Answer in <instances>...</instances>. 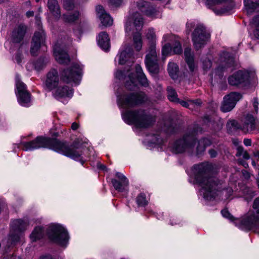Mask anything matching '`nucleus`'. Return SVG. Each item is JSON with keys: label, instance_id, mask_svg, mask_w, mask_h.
<instances>
[{"label": "nucleus", "instance_id": "f257e3e1", "mask_svg": "<svg viewBox=\"0 0 259 259\" xmlns=\"http://www.w3.org/2000/svg\"><path fill=\"white\" fill-rule=\"evenodd\" d=\"M25 150H33L40 148H47L72 159L79 158L81 153L77 150L76 142L69 144L56 138L38 136L33 140L23 143Z\"/></svg>", "mask_w": 259, "mask_h": 259}, {"label": "nucleus", "instance_id": "f03ea898", "mask_svg": "<svg viewBox=\"0 0 259 259\" xmlns=\"http://www.w3.org/2000/svg\"><path fill=\"white\" fill-rule=\"evenodd\" d=\"M211 166L207 163H201L194 166L195 181L204 190V197L211 200L215 197L217 192L222 189V182L217 177L211 176Z\"/></svg>", "mask_w": 259, "mask_h": 259}, {"label": "nucleus", "instance_id": "7ed1b4c3", "mask_svg": "<svg viewBox=\"0 0 259 259\" xmlns=\"http://www.w3.org/2000/svg\"><path fill=\"white\" fill-rule=\"evenodd\" d=\"M46 231L49 239L61 245H65L69 238L66 230L59 225H52L46 230L42 227H36L30 235L32 242L36 241L42 238Z\"/></svg>", "mask_w": 259, "mask_h": 259}, {"label": "nucleus", "instance_id": "20e7f679", "mask_svg": "<svg viewBox=\"0 0 259 259\" xmlns=\"http://www.w3.org/2000/svg\"><path fill=\"white\" fill-rule=\"evenodd\" d=\"M201 128L197 125L189 127L182 138H180L174 143L172 151L175 153H182L186 151H192L197 142L196 136Z\"/></svg>", "mask_w": 259, "mask_h": 259}, {"label": "nucleus", "instance_id": "39448f33", "mask_svg": "<svg viewBox=\"0 0 259 259\" xmlns=\"http://www.w3.org/2000/svg\"><path fill=\"white\" fill-rule=\"evenodd\" d=\"M124 120L138 128H148L155 122L154 116L143 109L127 111L123 115Z\"/></svg>", "mask_w": 259, "mask_h": 259}, {"label": "nucleus", "instance_id": "423d86ee", "mask_svg": "<svg viewBox=\"0 0 259 259\" xmlns=\"http://www.w3.org/2000/svg\"><path fill=\"white\" fill-rule=\"evenodd\" d=\"M210 38V34L202 25H198L192 33V41L196 50L203 47Z\"/></svg>", "mask_w": 259, "mask_h": 259}, {"label": "nucleus", "instance_id": "0eeeda50", "mask_svg": "<svg viewBox=\"0 0 259 259\" xmlns=\"http://www.w3.org/2000/svg\"><path fill=\"white\" fill-rule=\"evenodd\" d=\"M148 54L146 56L145 62L149 72L153 74H157L159 72L157 55L156 46L154 42L148 44Z\"/></svg>", "mask_w": 259, "mask_h": 259}, {"label": "nucleus", "instance_id": "6e6552de", "mask_svg": "<svg viewBox=\"0 0 259 259\" xmlns=\"http://www.w3.org/2000/svg\"><path fill=\"white\" fill-rule=\"evenodd\" d=\"M207 4L218 15L228 12L235 6L234 0H207Z\"/></svg>", "mask_w": 259, "mask_h": 259}, {"label": "nucleus", "instance_id": "1a4fd4ad", "mask_svg": "<svg viewBox=\"0 0 259 259\" xmlns=\"http://www.w3.org/2000/svg\"><path fill=\"white\" fill-rule=\"evenodd\" d=\"M147 100L145 94L142 92H133L124 95L122 103L127 107H134L145 103Z\"/></svg>", "mask_w": 259, "mask_h": 259}, {"label": "nucleus", "instance_id": "9d476101", "mask_svg": "<svg viewBox=\"0 0 259 259\" xmlns=\"http://www.w3.org/2000/svg\"><path fill=\"white\" fill-rule=\"evenodd\" d=\"M220 58V65L215 68L214 73L221 77L224 72L232 71L234 69L235 62L234 58L227 52H223Z\"/></svg>", "mask_w": 259, "mask_h": 259}, {"label": "nucleus", "instance_id": "9b49d317", "mask_svg": "<svg viewBox=\"0 0 259 259\" xmlns=\"http://www.w3.org/2000/svg\"><path fill=\"white\" fill-rule=\"evenodd\" d=\"M82 73V69L79 65L75 64L69 68L64 69L61 74L63 81L69 83L79 80Z\"/></svg>", "mask_w": 259, "mask_h": 259}, {"label": "nucleus", "instance_id": "f8f14e48", "mask_svg": "<svg viewBox=\"0 0 259 259\" xmlns=\"http://www.w3.org/2000/svg\"><path fill=\"white\" fill-rule=\"evenodd\" d=\"M240 225L243 229L247 230L259 229V215L253 210H249L242 218Z\"/></svg>", "mask_w": 259, "mask_h": 259}, {"label": "nucleus", "instance_id": "ddd939ff", "mask_svg": "<svg viewBox=\"0 0 259 259\" xmlns=\"http://www.w3.org/2000/svg\"><path fill=\"white\" fill-rule=\"evenodd\" d=\"M143 19L141 15L139 13H135L129 17L126 23L125 30L127 32L134 33L135 28L136 32H140L143 27Z\"/></svg>", "mask_w": 259, "mask_h": 259}, {"label": "nucleus", "instance_id": "4468645a", "mask_svg": "<svg viewBox=\"0 0 259 259\" xmlns=\"http://www.w3.org/2000/svg\"><path fill=\"white\" fill-rule=\"evenodd\" d=\"M242 98V95L237 92H231L224 97V100L221 107V110L227 112L232 110L237 101Z\"/></svg>", "mask_w": 259, "mask_h": 259}, {"label": "nucleus", "instance_id": "2eb2a0df", "mask_svg": "<svg viewBox=\"0 0 259 259\" xmlns=\"http://www.w3.org/2000/svg\"><path fill=\"white\" fill-rule=\"evenodd\" d=\"M249 72L246 70H238L228 78V83L232 86L244 84L248 82Z\"/></svg>", "mask_w": 259, "mask_h": 259}, {"label": "nucleus", "instance_id": "dca6fc26", "mask_svg": "<svg viewBox=\"0 0 259 259\" xmlns=\"http://www.w3.org/2000/svg\"><path fill=\"white\" fill-rule=\"evenodd\" d=\"M241 131L244 133L252 134L259 131L258 121L251 115H247L242 125Z\"/></svg>", "mask_w": 259, "mask_h": 259}, {"label": "nucleus", "instance_id": "f3484780", "mask_svg": "<svg viewBox=\"0 0 259 259\" xmlns=\"http://www.w3.org/2000/svg\"><path fill=\"white\" fill-rule=\"evenodd\" d=\"M46 35L43 30L35 32L32 37L31 42L30 53L32 56H37L41 45L44 44Z\"/></svg>", "mask_w": 259, "mask_h": 259}, {"label": "nucleus", "instance_id": "a211bd4d", "mask_svg": "<svg viewBox=\"0 0 259 259\" xmlns=\"http://www.w3.org/2000/svg\"><path fill=\"white\" fill-rule=\"evenodd\" d=\"M137 6L140 11L148 17L154 18L158 13V12L152 5L143 0L138 1Z\"/></svg>", "mask_w": 259, "mask_h": 259}, {"label": "nucleus", "instance_id": "6ab92c4d", "mask_svg": "<svg viewBox=\"0 0 259 259\" xmlns=\"http://www.w3.org/2000/svg\"><path fill=\"white\" fill-rule=\"evenodd\" d=\"M54 54L56 60L61 64H67L70 60L66 52L60 48V45L57 43L54 47Z\"/></svg>", "mask_w": 259, "mask_h": 259}, {"label": "nucleus", "instance_id": "aec40b11", "mask_svg": "<svg viewBox=\"0 0 259 259\" xmlns=\"http://www.w3.org/2000/svg\"><path fill=\"white\" fill-rule=\"evenodd\" d=\"M59 81V78L57 70L55 69H52L47 74L46 86L51 91L58 85Z\"/></svg>", "mask_w": 259, "mask_h": 259}, {"label": "nucleus", "instance_id": "412c9836", "mask_svg": "<svg viewBox=\"0 0 259 259\" xmlns=\"http://www.w3.org/2000/svg\"><path fill=\"white\" fill-rule=\"evenodd\" d=\"M96 11L97 16L103 26L107 27L112 25L113 19L106 12L103 6L101 5L97 6Z\"/></svg>", "mask_w": 259, "mask_h": 259}, {"label": "nucleus", "instance_id": "4be33fe9", "mask_svg": "<svg viewBox=\"0 0 259 259\" xmlns=\"http://www.w3.org/2000/svg\"><path fill=\"white\" fill-rule=\"evenodd\" d=\"M116 177L118 180L112 179V184L116 190L123 192L128 185V181L124 175L118 172H116Z\"/></svg>", "mask_w": 259, "mask_h": 259}, {"label": "nucleus", "instance_id": "5701e85b", "mask_svg": "<svg viewBox=\"0 0 259 259\" xmlns=\"http://www.w3.org/2000/svg\"><path fill=\"white\" fill-rule=\"evenodd\" d=\"M27 31V26L20 24L13 31L12 34V41L14 43H20L24 39Z\"/></svg>", "mask_w": 259, "mask_h": 259}, {"label": "nucleus", "instance_id": "b1692460", "mask_svg": "<svg viewBox=\"0 0 259 259\" xmlns=\"http://www.w3.org/2000/svg\"><path fill=\"white\" fill-rule=\"evenodd\" d=\"M180 122L174 120H167L164 121L162 130L168 134H173L177 132L180 127Z\"/></svg>", "mask_w": 259, "mask_h": 259}, {"label": "nucleus", "instance_id": "393cba45", "mask_svg": "<svg viewBox=\"0 0 259 259\" xmlns=\"http://www.w3.org/2000/svg\"><path fill=\"white\" fill-rule=\"evenodd\" d=\"M72 95V89L67 85L58 87L54 94V96L57 99L71 97Z\"/></svg>", "mask_w": 259, "mask_h": 259}, {"label": "nucleus", "instance_id": "a878e982", "mask_svg": "<svg viewBox=\"0 0 259 259\" xmlns=\"http://www.w3.org/2000/svg\"><path fill=\"white\" fill-rule=\"evenodd\" d=\"M48 8L50 13L57 19H59L61 16L60 8L57 0H48Z\"/></svg>", "mask_w": 259, "mask_h": 259}, {"label": "nucleus", "instance_id": "bb28decb", "mask_svg": "<svg viewBox=\"0 0 259 259\" xmlns=\"http://www.w3.org/2000/svg\"><path fill=\"white\" fill-rule=\"evenodd\" d=\"M98 42L100 47L104 50L107 51L110 47V39L108 34L106 32L99 33Z\"/></svg>", "mask_w": 259, "mask_h": 259}, {"label": "nucleus", "instance_id": "cd10ccee", "mask_svg": "<svg viewBox=\"0 0 259 259\" xmlns=\"http://www.w3.org/2000/svg\"><path fill=\"white\" fill-rule=\"evenodd\" d=\"M28 226V222L27 221L21 219H17L12 222L11 229L14 232H19L22 233L26 229Z\"/></svg>", "mask_w": 259, "mask_h": 259}, {"label": "nucleus", "instance_id": "c85d7f7f", "mask_svg": "<svg viewBox=\"0 0 259 259\" xmlns=\"http://www.w3.org/2000/svg\"><path fill=\"white\" fill-rule=\"evenodd\" d=\"M80 17V13L78 11L72 13L64 14L62 16L63 21L66 23H73L78 20Z\"/></svg>", "mask_w": 259, "mask_h": 259}, {"label": "nucleus", "instance_id": "c756f323", "mask_svg": "<svg viewBox=\"0 0 259 259\" xmlns=\"http://www.w3.org/2000/svg\"><path fill=\"white\" fill-rule=\"evenodd\" d=\"M184 55L185 60L189 66L191 71H193L195 68L194 62V53L191 51V49L189 48H186L185 49Z\"/></svg>", "mask_w": 259, "mask_h": 259}, {"label": "nucleus", "instance_id": "7c9ffc66", "mask_svg": "<svg viewBox=\"0 0 259 259\" xmlns=\"http://www.w3.org/2000/svg\"><path fill=\"white\" fill-rule=\"evenodd\" d=\"M244 6L247 14L250 15L259 7V0H244Z\"/></svg>", "mask_w": 259, "mask_h": 259}, {"label": "nucleus", "instance_id": "2f4dec72", "mask_svg": "<svg viewBox=\"0 0 259 259\" xmlns=\"http://www.w3.org/2000/svg\"><path fill=\"white\" fill-rule=\"evenodd\" d=\"M210 140L207 138H203L198 141L196 147V154L199 155L201 154L205 150L206 147L211 145Z\"/></svg>", "mask_w": 259, "mask_h": 259}, {"label": "nucleus", "instance_id": "473e14b6", "mask_svg": "<svg viewBox=\"0 0 259 259\" xmlns=\"http://www.w3.org/2000/svg\"><path fill=\"white\" fill-rule=\"evenodd\" d=\"M133 55V50L131 48H127L123 51L119 55V63L124 64Z\"/></svg>", "mask_w": 259, "mask_h": 259}, {"label": "nucleus", "instance_id": "72a5a7b5", "mask_svg": "<svg viewBox=\"0 0 259 259\" xmlns=\"http://www.w3.org/2000/svg\"><path fill=\"white\" fill-rule=\"evenodd\" d=\"M22 237V233L19 232H14L11 229L8 238V243L14 245L18 243Z\"/></svg>", "mask_w": 259, "mask_h": 259}, {"label": "nucleus", "instance_id": "f704fd0d", "mask_svg": "<svg viewBox=\"0 0 259 259\" xmlns=\"http://www.w3.org/2000/svg\"><path fill=\"white\" fill-rule=\"evenodd\" d=\"M0 259H21L19 256H17L14 250H11L10 246L6 247L4 252L0 257Z\"/></svg>", "mask_w": 259, "mask_h": 259}, {"label": "nucleus", "instance_id": "c9c22d12", "mask_svg": "<svg viewBox=\"0 0 259 259\" xmlns=\"http://www.w3.org/2000/svg\"><path fill=\"white\" fill-rule=\"evenodd\" d=\"M133 35L134 45L137 51H140L142 47L141 34L140 32H135Z\"/></svg>", "mask_w": 259, "mask_h": 259}, {"label": "nucleus", "instance_id": "e433bc0d", "mask_svg": "<svg viewBox=\"0 0 259 259\" xmlns=\"http://www.w3.org/2000/svg\"><path fill=\"white\" fill-rule=\"evenodd\" d=\"M168 72L170 77L173 79H176L178 76L179 67L174 62H170L168 65Z\"/></svg>", "mask_w": 259, "mask_h": 259}, {"label": "nucleus", "instance_id": "4c0bfd02", "mask_svg": "<svg viewBox=\"0 0 259 259\" xmlns=\"http://www.w3.org/2000/svg\"><path fill=\"white\" fill-rule=\"evenodd\" d=\"M166 91L167 98L170 101L174 103H176L177 101H179L177 93L174 88L170 86H168L167 88Z\"/></svg>", "mask_w": 259, "mask_h": 259}, {"label": "nucleus", "instance_id": "58836bf2", "mask_svg": "<svg viewBox=\"0 0 259 259\" xmlns=\"http://www.w3.org/2000/svg\"><path fill=\"white\" fill-rule=\"evenodd\" d=\"M18 99L21 104H27L30 102V94L28 91L19 93Z\"/></svg>", "mask_w": 259, "mask_h": 259}, {"label": "nucleus", "instance_id": "ea45409f", "mask_svg": "<svg viewBox=\"0 0 259 259\" xmlns=\"http://www.w3.org/2000/svg\"><path fill=\"white\" fill-rule=\"evenodd\" d=\"M228 130L231 132L240 129L241 130L242 125H240L238 122L235 120H231L228 122L227 124Z\"/></svg>", "mask_w": 259, "mask_h": 259}, {"label": "nucleus", "instance_id": "a19ab883", "mask_svg": "<svg viewBox=\"0 0 259 259\" xmlns=\"http://www.w3.org/2000/svg\"><path fill=\"white\" fill-rule=\"evenodd\" d=\"M63 7L67 11H72L75 8L74 0H62Z\"/></svg>", "mask_w": 259, "mask_h": 259}, {"label": "nucleus", "instance_id": "79ce46f5", "mask_svg": "<svg viewBox=\"0 0 259 259\" xmlns=\"http://www.w3.org/2000/svg\"><path fill=\"white\" fill-rule=\"evenodd\" d=\"M237 152L236 154V157L243 156V158L245 160H248L250 158V156L246 151L244 150V148L241 146H239L237 147Z\"/></svg>", "mask_w": 259, "mask_h": 259}, {"label": "nucleus", "instance_id": "37998d69", "mask_svg": "<svg viewBox=\"0 0 259 259\" xmlns=\"http://www.w3.org/2000/svg\"><path fill=\"white\" fill-rule=\"evenodd\" d=\"M136 202L139 206H145L148 203V201L146 199L145 195L143 193L140 194L137 197Z\"/></svg>", "mask_w": 259, "mask_h": 259}, {"label": "nucleus", "instance_id": "c03bdc74", "mask_svg": "<svg viewBox=\"0 0 259 259\" xmlns=\"http://www.w3.org/2000/svg\"><path fill=\"white\" fill-rule=\"evenodd\" d=\"M16 87L18 93L20 92L22 93V92L27 91L26 90L25 84L20 80V78L18 76H16Z\"/></svg>", "mask_w": 259, "mask_h": 259}, {"label": "nucleus", "instance_id": "a18cd8bd", "mask_svg": "<svg viewBox=\"0 0 259 259\" xmlns=\"http://www.w3.org/2000/svg\"><path fill=\"white\" fill-rule=\"evenodd\" d=\"M147 38L149 40V44L156 42V34L154 30L152 28L149 29L146 35Z\"/></svg>", "mask_w": 259, "mask_h": 259}, {"label": "nucleus", "instance_id": "49530a36", "mask_svg": "<svg viewBox=\"0 0 259 259\" xmlns=\"http://www.w3.org/2000/svg\"><path fill=\"white\" fill-rule=\"evenodd\" d=\"M252 21L255 26V29L253 32L254 35L256 38H259V15L254 17Z\"/></svg>", "mask_w": 259, "mask_h": 259}, {"label": "nucleus", "instance_id": "de8ad7c7", "mask_svg": "<svg viewBox=\"0 0 259 259\" xmlns=\"http://www.w3.org/2000/svg\"><path fill=\"white\" fill-rule=\"evenodd\" d=\"M244 194L247 201H250L256 195L254 191L248 188L244 190Z\"/></svg>", "mask_w": 259, "mask_h": 259}, {"label": "nucleus", "instance_id": "09e8293b", "mask_svg": "<svg viewBox=\"0 0 259 259\" xmlns=\"http://www.w3.org/2000/svg\"><path fill=\"white\" fill-rule=\"evenodd\" d=\"M202 101L200 99H196L194 100H190V106L191 107V109H198L201 106Z\"/></svg>", "mask_w": 259, "mask_h": 259}, {"label": "nucleus", "instance_id": "8fccbe9b", "mask_svg": "<svg viewBox=\"0 0 259 259\" xmlns=\"http://www.w3.org/2000/svg\"><path fill=\"white\" fill-rule=\"evenodd\" d=\"M173 51L176 54H180L182 53V49L180 41L178 40L175 41L173 47Z\"/></svg>", "mask_w": 259, "mask_h": 259}, {"label": "nucleus", "instance_id": "3c124183", "mask_svg": "<svg viewBox=\"0 0 259 259\" xmlns=\"http://www.w3.org/2000/svg\"><path fill=\"white\" fill-rule=\"evenodd\" d=\"M137 78L141 85L145 87L148 86V80L144 74L138 76Z\"/></svg>", "mask_w": 259, "mask_h": 259}, {"label": "nucleus", "instance_id": "603ef678", "mask_svg": "<svg viewBox=\"0 0 259 259\" xmlns=\"http://www.w3.org/2000/svg\"><path fill=\"white\" fill-rule=\"evenodd\" d=\"M125 87L129 90H134L136 87V84L134 80L131 79L130 81L126 82Z\"/></svg>", "mask_w": 259, "mask_h": 259}, {"label": "nucleus", "instance_id": "864d4df0", "mask_svg": "<svg viewBox=\"0 0 259 259\" xmlns=\"http://www.w3.org/2000/svg\"><path fill=\"white\" fill-rule=\"evenodd\" d=\"M252 207L254 209L256 210L255 213L259 215V197L254 199Z\"/></svg>", "mask_w": 259, "mask_h": 259}, {"label": "nucleus", "instance_id": "5fc2aeb1", "mask_svg": "<svg viewBox=\"0 0 259 259\" xmlns=\"http://www.w3.org/2000/svg\"><path fill=\"white\" fill-rule=\"evenodd\" d=\"M176 103H179L184 107L191 109V107L190 106V100H188L187 101H184L179 99V101H177Z\"/></svg>", "mask_w": 259, "mask_h": 259}, {"label": "nucleus", "instance_id": "6e6d98bb", "mask_svg": "<svg viewBox=\"0 0 259 259\" xmlns=\"http://www.w3.org/2000/svg\"><path fill=\"white\" fill-rule=\"evenodd\" d=\"M203 68L204 69H208L211 67L212 62L208 59H205L202 61Z\"/></svg>", "mask_w": 259, "mask_h": 259}, {"label": "nucleus", "instance_id": "4d7b16f0", "mask_svg": "<svg viewBox=\"0 0 259 259\" xmlns=\"http://www.w3.org/2000/svg\"><path fill=\"white\" fill-rule=\"evenodd\" d=\"M221 213L224 217L232 220L233 217L229 212L227 209H224L221 211Z\"/></svg>", "mask_w": 259, "mask_h": 259}, {"label": "nucleus", "instance_id": "13d9d810", "mask_svg": "<svg viewBox=\"0 0 259 259\" xmlns=\"http://www.w3.org/2000/svg\"><path fill=\"white\" fill-rule=\"evenodd\" d=\"M170 49V47L169 44L165 45L162 48V52L163 55H167L169 53Z\"/></svg>", "mask_w": 259, "mask_h": 259}, {"label": "nucleus", "instance_id": "bf43d9fd", "mask_svg": "<svg viewBox=\"0 0 259 259\" xmlns=\"http://www.w3.org/2000/svg\"><path fill=\"white\" fill-rule=\"evenodd\" d=\"M136 71L137 74V76L140 75H142V74H144L141 66L139 64H137L136 65Z\"/></svg>", "mask_w": 259, "mask_h": 259}, {"label": "nucleus", "instance_id": "052dcab7", "mask_svg": "<svg viewBox=\"0 0 259 259\" xmlns=\"http://www.w3.org/2000/svg\"><path fill=\"white\" fill-rule=\"evenodd\" d=\"M110 2L112 5L118 7L121 3V0H110Z\"/></svg>", "mask_w": 259, "mask_h": 259}, {"label": "nucleus", "instance_id": "680f3d73", "mask_svg": "<svg viewBox=\"0 0 259 259\" xmlns=\"http://www.w3.org/2000/svg\"><path fill=\"white\" fill-rule=\"evenodd\" d=\"M238 163L239 164L243 166L245 168H247L248 166L247 163L242 159H238Z\"/></svg>", "mask_w": 259, "mask_h": 259}, {"label": "nucleus", "instance_id": "e2e57ef3", "mask_svg": "<svg viewBox=\"0 0 259 259\" xmlns=\"http://www.w3.org/2000/svg\"><path fill=\"white\" fill-rule=\"evenodd\" d=\"M242 174L246 179H248L250 178V174L246 170H242Z\"/></svg>", "mask_w": 259, "mask_h": 259}, {"label": "nucleus", "instance_id": "0e129e2a", "mask_svg": "<svg viewBox=\"0 0 259 259\" xmlns=\"http://www.w3.org/2000/svg\"><path fill=\"white\" fill-rule=\"evenodd\" d=\"M208 153L211 157H215L217 155V151L214 149H210L208 151Z\"/></svg>", "mask_w": 259, "mask_h": 259}, {"label": "nucleus", "instance_id": "69168bd1", "mask_svg": "<svg viewBox=\"0 0 259 259\" xmlns=\"http://www.w3.org/2000/svg\"><path fill=\"white\" fill-rule=\"evenodd\" d=\"M243 143L246 146H250L251 145V140L250 139H244Z\"/></svg>", "mask_w": 259, "mask_h": 259}, {"label": "nucleus", "instance_id": "338daca9", "mask_svg": "<svg viewBox=\"0 0 259 259\" xmlns=\"http://www.w3.org/2000/svg\"><path fill=\"white\" fill-rule=\"evenodd\" d=\"M39 259H55V258H53L51 255L48 254V255L40 256Z\"/></svg>", "mask_w": 259, "mask_h": 259}, {"label": "nucleus", "instance_id": "774afa93", "mask_svg": "<svg viewBox=\"0 0 259 259\" xmlns=\"http://www.w3.org/2000/svg\"><path fill=\"white\" fill-rule=\"evenodd\" d=\"M258 104V102L257 101V99L256 98H254V102H253V107H254V108L255 109V112H257V109H258V107H257Z\"/></svg>", "mask_w": 259, "mask_h": 259}]
</instances>
